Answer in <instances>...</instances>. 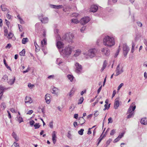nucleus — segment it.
Segmentation results:
<instances>
[{
  "label": "nucleus",
  "instance_id": "393cba45",
  "mask_svg": "<svg viewBox=\"0 0 147 147\" xmlns=\"http://www.w3.org/2000/svg\"><path fill=\"white\" fill-rule=\"evenodd\" d=\"M107 62L106 61V60H105L103 62V67L101 68V70H100L101 71H102H102H103V70H104V69H105V68H106V67L107 66Z\"/></svg>",
  "mask_w": 147,
  "mask_h": 147
},
{
  "label": "nucleus",
  "instance_id": "79ce46f5",
  "mask_svg": "<svg viewBox=\"0 0 147 147\" xmlns=\"http://www.w3.org/2000/svg\"><path fill=\"white\" fill-rule=\"evenodd\" d=\"M84 131V129H81L80 130H79L78 131V134L81 135H82L83 134V131Z\"/></svg>",
  "mask_w": 147,
  "mask_h": 147
},
{
  "label": "nucleus",
  "instance_id": "9b49d317",
  "mask_svg": "<svg viewBox=\"0 0 147 147\" xmlns=\"http://www.w3.org/2000/svg\"><path fill=\"white\" fill-rule=\"evenodd\" d=\"M102 52L104 55L106 56H108L110 55V51L107 48H105L102 49Z\"/></svg>",
  "mask_w": 147,
  "mask_h": 147
},
{
  "label": "nucleus",
  "instance_id": "72a5a7b5",
  "mask_svg": "<svg viewBox=\"0 0 147 147\" xmlns=\"http://www.w3.org/2000/svg\"><path fill=\"white\" fill-rule=\"evenodd\" d=\"M62 63L61 59L58 58L56 61V63L58 65H60V64Z\"/></svg>",
  "mask_w": 147,
  "mask_h": 147
},
{
  "label": "nucleus",
  "instance_id": "423d86ee",
  "mask_svg": "<svg viewBox=\"0 0 147 147\" xmlns=\"http://www.w3.org/2000/svg\"><path fill=\"white\" fill-rule=\"evenodd\" d=\"M129 51L128 46L126 44H124L123 45V53L125 57H126Z\"/></svg>",
  "mask_w": 147,
  "mask_h": 147
},
{
  "label": "nucleus",
  "instance_id": "a211bd4d",
  "mask_svg": "<svg viewBox=\"0 0 147 147\" xmlns=\"http://www.w3.org/2000/svg\"><path fill=\"white\" fill-rule=\"evenodd\" d=\"M50 94H47L45 96V99L47 104H49L50 103Z\"/></svg>",
  "mask_w": 147,
  "mask_h": 147
},
{
  "label": "nucleus",
  "instance_id": "2eb2a0df",
  "mask_svg": "<svg viewBox=\"0 0 147 147\" xmlns=\"http://www.w3.org/2000/svg\"><path fill=\"white\" fill-rule=\"evenodd\" d=\"M120 67L119 65H118L116 69V74L115 75V76H118L120 74L123 72V71L122 69L120 70Z\"/></svg>",
  "mask_w": 147,
  "mask_h": 147
},
{
  "label": "nucleus",
  "instance_id": "6e6d98bb",
  "mask_svg": "<svg viewBox=\"0 0 147 147\" xmlns=\"http://www.w3.org/2000/svg\"><path fill=\"white\" fill-rule=\"evenodd\" d=\"M99 114V112L97 111H95V113H94V115L95 117H97Z\"/></svg>",
  "mask_w": 147,
  "mask_h": 147
},
{
  "label": "nucleus",
  "instance_id": "f257e3e1",
  "mask_svg": "<svg viewBox=\"0 0 147 147\" xmlns=\"http://www.w3.org/2000/svg\"><path fill=\"white\" fill-rule=\"evenodd\" d=\"M103 43L104 45L108 47H111L115 44V42L113 38L107 36L103 39Z\"/></svg>",
  "mask_w": 147,
  "mask_h": 147
},
{
  "label": "nucleus",
  "instance_id": "8fccbe9b",
  "mask_svg": "<svg viewBox=\"0 0 147 147\" xmlns=\"http://www.w3.org/2000/svg\"><path fill=\"white\" fill-rule=\"evenodd\" d=\"M6 107V105H5V103L2 102L1 105V107L2 108H3V109H4Z\"/></svg>",
  "mask_w": 147,
  "mask_h": 147
},
{
  "label": "nucleus",
  "instance_id": "a878e982",
  "mask_svg": "<svg viewBox=\"0 0 147 147\" xmlns=\"http://www.w3.org/2000/svg\"><path fill=\"white\" fill-rule=\"evenodd\" d=\"M12 136L13 137L15 140V141L16 142H17L19 138L18 137L17 135L16 134V133L15 132H13V133H12Z\"/></svg>",
  "mask_w": 147,
  "mask_h": 147
},
{
  "label": "nucleus",
  "instance_id": "774afa93",
  "mask_svg": "<svg viewBox=\"0 0 147 147\" xmlns=\"http://www.w3.org/2000/svg\"><path fill=\"white\" fill-rule=\"evenodd\" d=\"M54 75H50L48 77V78L49 79H51V78L53 79V78H54Z\"/></svg>",
  "mask_w": 147,
  "mask_h": 147
},
{
  "label": "nucleus",
  "instance_id": "39448f33",
  "mask_svg": "<svg viewBox=\"0 0 147 147\" xmlns=\"http://www.w3.org/2000/svg\"><path fill=\"white\" fill-rule=\"evenodd\" d=\"M97 52V50L95 48L90 49L88 51V55L92 58L95 56Z\"/></svg>",
  "mask_w": 147,
  "mask_h": 147
},
{
  "label": "nucleus",
  "instance_id": "4d7b16f0",
  "mask_svg": "<svg viewBox=\"0 0 147 147\" xmlns=\"http://www.w3.org/2000/svg\"><path fill=\"white\" fill-rule=\"evenodd\" d=\"M33 112V111L32 110H30L28 111L27 113V114L31 115Z\"/></svg>",
  "mask_w": 147,
  "mask_h": 147
},
{
  "label": "nucleus",
  "instance_id": "69168bd1",
  "mask_svg": "<svg viewBox=\"0 0 147 147\" xmlns=\"http://www.w3.org/2000/svg\"><path fill=\"white\" fill-rule=\"evenodd\" d=\"M13 145H14V146L16 147H19V146L18 143L14 142Z\"/></svg>",
  "mask_w": 147,
  "mask_h": 147
},
{
  "label": "nucleus",
  "instance_id": "a19ab883",
  "mask_svg": "<svg viewBox=\"0 0 147 147\" xmlns=\"http://www.w3.org/2000/svg\"><path fill=\"white\" fill-rule=\"evenodd\" d=\"M120 47V46H119V49H117V51H116V53L115 54V55H114V57L115 58H116V57L117 55H118V54H119V48Z\"/></svg>",
  "mask_w": 147,
  "mask_h": 147
},
{
  "label": "nucleus",
  "instance_id": "4468645a",
  "mask_svg": "<svg viewBox=\"0 0 147 147\" xmlns=\"http://www.w3.org/2000/svg\"><path fill=\"white\" fill-rule=\"evenodd\" d=\"M124 134V132H122L119 134L118 137L116 138L113 141L114 143H116L118 142L123 137Z\"/></svg>",
  "mask_w": 147,
  "mask_h": 147
},
{
  "label": "nucleus",
  "instance_id": "20e7f679",
  "mask_svg": "<svg viewBox=\"0 0 147 147\" xmlns=\"http://www.w3.org/2000/svg\"><path fill=\"white\" fill-rule=\"evenodd\" d=\"M136 108L134 102H133L130 105L129 108V118L133 117L134 114V111Z\"/></svg>",
  "mask_w": 147,
  "mask_h": 147
},
{
  "label": "nucleus",
  "instance_id": "bb28decb",
  "mask_svg": "<svg viewBox=\"0 0 147 147\" xmlns=\"http://www.w3.org/2000/svg\"><path fill=\"white\" fill-rule=\"evenodd\" d=\"M51 92L55 94H57L58 93V89L56 88H54L51 91Z\"/></svg>",
  "mask_w": 147,
  "mask_h": 147
},
{
  "label": "nucleus",
  "instance_id": "09e8293b",
  "mask_svg": "<svg viewBox=\"0 0 147 147\" xmlns=\"http://www.w3.org/2000/svg\"><path fill=\"white\" fill-rule=\"evenodd\" d=\"M67 137L71 139V135L70 134V131H69L68 132V134L67 135Z\"/></svg>",
  "mask_w": 147,
  "mask_h": 147
},
{
  "label": "nucleus",
  "instance_id": "e2e57ef3",
  "mask_svg": "<svg viewBox=\"0 0 147 147\" xmlns=\"http://www.w3.org/2000/svg\"><path fill=\"white\" fill-rule=\"evenodd\" d=\"M116 94V91L115 90H114L113 92V94L112 95V98H113L115 95Z\"/></svg>",
  "mask_w": 147,
  "mask_h": 147
},
{
  "label": "nucleus",
  "instance_id": "c85d7f7f",
  "mask_svg": "<svg viewBox=\"0 0 147 147\" xmlns=\"http://www.w3.org/2000/svg\"><path fill=\"white\" fill-rule=\"evenodd\" d=\"M16 120L19 122V123H20L21 122L23 121L22 118L20 117L19 116H17L16 117Z\"/></svg>",
  "mask_w": 147,
  "mask_h": 147
},
{
  "label": "nucleus",
  "instance_id": "7c9ffc66",
  "mask_svg": "<svg viewBox=\"0 0 147 147\" xmlns=\"http://www.w3.org/2000/svg\"><path fill=\"white\" fill-rule=\"evenodd\" d=\"M28 41V38H23L22 40V43L23 44H25L26 42Z\"/></svg>",
  "mask_w": 147,
  "mask_h": 147
},
{
  "label": "nucleus",
  "instance_id": "2f4dec72",
  "mask_svg": "<svg viewBox=\"0 0 147 147\" xmlns=\"http://www.w3.org/2000/svg\"><path fill=\"white\" fill-rule=\"evenodd\" d=\"M4 90L3 87L0 86V98L3 94V92Z\"/></svg>",
  "mask_w": 147,
  "mask_h": 147
},
{
  "label": "nucleus",
  "instance_id": "bf43d9fd",
  "mask_svg": "<svg viewBox=\"0 0 147 147\" xmlns=\"http://www.w3.org/2000/svg\"><path fill=\"white\" fill-rule=\"evenodd\" d=\"M137 23L138 25V26H139L141 27L142 26V23L140 22H137Z\"/></svg>",
  "mask_w": 147,
  "mask_h": 147
},
{
  "label": "nucleus",
  "instance_id": "4c0bfd02",
  "mask_svg": "<svg viewBox=\"0 0 147 147\" xmlns=\"http://www.w3.org/2000/svg\"><path fill=\"white\" fill-rule=\"evenodd\" d=\"M84 99V98L83 97H81L79 100L78 104H82L83 101Z\"/></svg>",
  "mask_w": 147,
  "mask_h": 147
},
{
  "label": "nucleus",
  "instance_id": "de8ad7c7",
  "mask_svg": "<svg viewBox=\"0 0 147 147\" xmlns=\"http://www.w3.org/2000/svg\"><path fill=\"white\" fill-rule=\"evenodd\" d=\"M116 129H113L110 132V134L111 136L113 135L115 133Z\"/></svg>",
  "mask_w": 147,
  "mask_h": 147
},
{
  "label": "nucleus",
  "instance_id": "f3484780",
  "mask_svg": "<svg viewBox=\"0 0 147 147\" xmlns=\"http://www.w3.org/2000/svg\"><path fill=\"white\" fill-rule=\"evenodd\" d=\"M52 140H53V143L54 144H55L56 142V136L55 134V131H53L52 133Z\"/></svg>",
  "mask_w": 147,
  "mask_h": 147
},
{
  "label": "nucleus",
  "instance_id": "3c124183",
  "mask_svg": "<svg viewBox=\"0 0 147 147\" xmlns=\"http://www.w3.org/2000/svg\"><path fill=\"white\" fill-rule=\"evenodd\" d=\"M123 83H122L118 87L117 90H120V89L123 86Z\"/></svg>",
  "mask_w": 147,
  "mask_h": 147
},
{
  "label": "nucleus",
  "instance_id": "58836bf2",
  "mask_svg": "<svg viewBox=\"0 0 147 147\" xmlns=\"http://www.w3.org/2000/svg\"><path fill=\"white\" fill-rule=\"evenodd\" d=\"M25 52L26 51L24 49H23L22 50L20 53V55L21 56H24L25 54Z\"/></svg>",
  "mask_w": 147,
  "mask_h": 147
},
{
  "label": "nucleus",
  "instance_id": "c9c22d12",
  "mask_svg": "<svg viewBox=\"0 0 147 147\" xmlns=\"http://www.w3.org/2000/svg\"><path fill=\"white\" fill-rule=\"evenodd\" d=\"M13 36V34L11 32H9L7 36V38L9 39L11 38Z\"/></svg>",
  "mask_w": 147,
  "mask_h": 147
},
{
  "label": "nucleus",
  "instance_id": "4be33fe9",
  "mask_svg": "<svg viewBox=\"0 0 147 147\" xmlns=\"http://www.w3.org/2000/svg\"><path fill=\"white\" fill-rule=\"evenodd\" d=\"M140 122L143 125H146L147 124V119L146 118H143L141 119Z\"/></svg>",
  "mask_w": 147,
  "mask_h": 147
},
{
  "label": "nucleus",
  "instance_id": "412c9836",
  "mask_svg": "<svg viewBox=\"0 0 147 147\" xmlns=\"http://www.w3.org/2000/svg\"><path fill=\"white\" fill-rule=\"evenodd\" d=\"M81 53V51L80 49H78L76 50V51L74 55V56L76 57L80 55Z\"/></svg>",
  "mask_w": 147,
  "mask_h": 147
},
{
  "label": "nucleus",
  "instance_id": "473e14b6",
  "mask_svg": "<svg viewBox=\"0 0 147 147\" xmlns=\"http://www.w3.org/2000/svg\"><path fill=\"white\" fill-rule=\"evenodd\" d=\"M3 62H4V64L5 65V66L7 68V69H9V70H10V71H11V69L10 67L8 65H7V63H6V60L5 59H3Z\"/></svg>",
  "mask_w": 147,
  "mask_h": 147
},
{
  "label": "nucleus",
  "instance_id": "dca6fc26",
  "mask_svg": "<svg viewBox=\"0 0 147 147\" xmlns=\"http://www.w3.org/2000/svg\"><path fill=\"white\" fill-rule=\"evenodd\" d=\"M50 6L51 8L55 9H61L63 7V6L62 5H54L50 4Z\"/></svg>",
  "mask_w": 147,
  "mask_h": 147
},
{
  "label": "nucleus",
  "instance_id": "f03ea898",
  "mask_svg": "<svg viewBox=\"0 0 147 147\" xmlns=\"http://www.w3.org/2000/svg\"><path fill=\"white\" fill-rule=\"evenodd\" d=\"M74 49V47L70 46L66 47L61 51V54L64 55V56H69L71 54L72 50Z\"/></svg>",
  "mask_w": 147,
  "mask_h": 147
},
{
  "label": "nucleus",
  "instance_id": "0e129e2a",
  "mask_svg": "<svg viewBox=\"0 0 147 147\" xmlns=\"http://www.w3.org/2000/svg\"><path fill=\"white\" fill-rule=\"evenodd\" d=\"M6 16L7 18L9 19H10L11 17V16L8 13H7V14Z\"/></svg>",
  "mask_w": 147,
  "mask_h": 147
},
{
  "label": "nucleus",
  "instance_id": "cd10ccee",
  "mask_svg": "<svg viewBox=\"0 0 147 147\" xmlns=\"http://www.w3.org/2000/svg\"><path fill=\"white\" fill-rule=\"evenodd\" d=\"M105 136V135H104L102 136V135H101L100 136V137L98 139V143L97 144V146L99 145V144L100 142H101V140H102V139Z\"/></svg>",
  "mask_w": 147,
  "mask_h": 147
},
{
  "label": "nucleus",
  "instance_id": "ddd939ff",
  "mask_svg": "<svg viewBox=\"0 0 147 147\" xmlns=\"http://www.w3.org/2000/svg\"><path fill=\"white\" fill-rule=\"evenodd\" d=\"M118 98H116L115 101L114 107L115 109H117L119 105V101L118 100Z\"/></svg>",
  "mask_w": 147,
  "mask_h": 147
},
{
  "label": "nucleus",
  "instance_id": "864d4df0",
  "mask_svg": "<svg viewBox=\"0 0 147 147\" xmlns=\"http://www.w3.org/2000/svg\"><path fill=\"white\" fill-rule=\"evenodd\" d=\"M113 122L112 119L111 117H109L108 119V123H112Z\"/></svg>",
  "mask_w": 147,
  "mask_h": 147
},
{
  "label": "nucleus",
  "instance_id": "b1692460",
  "mask_svg": "<svg viewBox=\"0 0 147 147\" xmlns=\"http://www.w3.org/2000/svg\"><path fill=\"white\" fill-rule=\"evenodd\" d=\"M16 80L15 77H14L13 79H10L8 82V83L10 85H12L14 83Z\"/></svg>",
  "mask_w": 147,
  "mask_h": 147
},
{
  "label": "nucleus",
  "instance_id": "f704fd0d",
  "mask_svg": "<svg viewBox=\"0 0 147 147\" xmlns=\"http://www.w3.org/2000/svg\"><path fill=\"white\" fill-rule=\"evenodd\" d=\"M71 22L76 24H77L79 23L78 20L76 19H72L71 20Z\"/></svg>",
  "mask_w": 147,
  "mask_h": 147
},
{
  "label": "nucleus",
  "instance_id": "052dcab7",
  "mask_svg": "<svg viewBox=\"0 0 147 147\" xmlns=\"http://www.w3.org/2000/svg\"><path fill=\"white\" fill-rule=\"evenodd\" d=\"M86 29V27L84 26L82 28L80 29V31L81 32H83Z\"/></svg>",
  "mask_w": 147,
  "mask_h": 147
},
{
  "label": "nucleus",
  "instance_id": "6e6552de",
  "mask_svg": "<svg viewBox=\"0 0 147 147\" xmlns=\"http://www.w3.org/2000/svg\"><path fill=\"white\" fill-rule=\"evenodd\" d=\"M75 65L77 68L76 70V72L78 74L81 73L82 70V65H80L78 63H76Z\"/></svg>",
  "mask_w": 147,
  "mask_h": 147
},
{
  "label": "nucleus",
  "instance_id": "7ed1b4c3",
  "mask_svg": "<svg viewBox=\"0 0 147 147\" xmlns=\"http://www.w3.org/2000/svg\"><path fill=\"white\" fill-rule=\"evenodd\" d=\"M74 37L73 34L70 33H67L63 36L62 39L65 40L69 42L72 43L73 41V39Z\"/></svg>",
  "mask_w": 147,
  "mask_h": 147
},
{
  "label": "nucleus",
  "instance_id": "6ab92c4d",
  "mask_svg": "<svg viewBox=\"0 0 147 147\" xmlns=\"http://www.w3.org/2000/svg\"><path fill=\"white\" fill-rule=\"evenodd\" d=\"M64 45V44L61 41H58L57 43V46L58 49L62 47Z\"/></svg>",
  "mask_w": 147,
  "mask_h": 147
},
{
  "label": "nucleus",
  "instance_id": "37998d69",
  "mask_svg": "<svg viewBox=\"0 0 147 147\" xmlns=\"http://www.w3.org/2000/svg\"><path fill=\"white\" fill-rule=\"evenodd\" d=\"M40 126V125H39V123H36L34 125V127H35V129L39 128Z\"/></svg>",
  "mask_w": 147,
  "mask_h": 147
},
{
  "label": "nucleus",
  "instance_id": "c03bdc74",
  "mask_svg": "<svg viewBox=\"0 0 147 147\" xmlns=\"http://www.w3.org/2000/svg\"><path fill=\"white\" fill-rule=\"evenodd\" d=\"M44 42V44L45 45L47 44L46 41L45 40V39H43L42 41H41V45L42 47L43 46V42Z\"/></svg>",
  "mask_w": 147,
  "mask_h": 147
},
{
  "label": "nucleus",
  "instance_id": "49530a36",
  "mask_svg": "<svg viewBox=\"0 0 147 147\" xmlns=\"http://www.w3.org/2000/svg\"><path fill=\"white\" fill-rule=\"evenodd\" d=\"M1 7L3 11H5L7 10V9L4 6V5H1Z\"/></svg>",
  "mask_w": 147,
  "mask_h": 147
},
{
  "label": "nucleus",
  "instance_id": "5701e85b",
  "mask_svg": "<svg viewBox=\"0 0 147 147\" xmlns=\"http://www.w3.org/2000/svg\"><path fill=\"white\" fill-rule=\"evenodd\" d=\"M79 123L81 125L84 123L86 121L85 120L83 117H80L79 119Z\"/></svg>",
  "mask_w": 147,
  "mask_h": 147
},
{
  "label": "nucleus",
  "instance_id": "13d9d810",
  "mask_svg": "<svg viewBox=\"0 0 147 147\" xmlns=\"http://www.w3.org/2000/svg\"><path fill=\"white\" fill-rule=\"evenodd\" d=\"M29 123L31 125H33L35 123L34 121L33 120H32L29 122Z\"/></svg>",
  "mask_w": 147,
  "mask_h": 147
},
{
  "label": "nucleus",
  "instance_id": "c756f323",
  "mask_svg": "<svg viewBox=\"0 0 147 147\" xmlns=\"http://www.w3.org/2000/svg\"><path fill=\"white\" fill-rule=\"evenodd\" d=\"M67 77L68 79H69L71 82L72 81L74 78V77L72 75H67Z\"/></svg>",
  "mask_w": 147,
  "mask_h": 147
},
{
  "label": "nucleus",
  "instance_id": "9d476101",
  "mask_svg": "<svg viewBox=\"0 0 147 147\" xmlns=\"http://www.w3.org/2000/svg\"><path fill=\"white\" fill-rule=\"evenodd\" d=\"M138 45H136V42L135 40L132 41V48L131 52V53H133L134 50L138 48Z\"/></svg>",
  "mask_w": 147,
  "mask_h": 147
},
{
  "label": "nucleus",
  "instance_id": "5fc2aeb1",
  "mask_svg": "<svg viewBox=\"0 0 147 147\" xmlns=\"http://www.w3.org/2000/svg\"><path fill=\"white\" fill-rule=\"evenodd\" d=\"M11 45L10 44H7V45L6 46L5 48L7 49H10V47H11Z\"/></svg>",
  "mask_w": 147,
  "mask_h": 147
},
{
  "label": "nucleus",
  "instance_id": "ea45409f",
  "mask_svg": "<svg viewBox=\"0 0 147 147\" xmlns=\"http://www.w3.org/2000/svg\"><path fill=\"white\" fill-rule=\"evenodd\" d=\"M74 89L73 88L69 93V96L71 97L74 94Z\"/></svg>",
  "mask_w": 147,
  "mask_h": 147
},
{
  "label": "nucleus",
  "instance_id": "338daca9",
  "mask_svg": "<svg viewBox=\"0 0 147 147\" xmlns=\"http://www.w3.org/2000/svg\"><path fill=\"white\" fill-rule=\"evenodd\" d=\"M102 87V86H101L98 89V90H97V93L98 94H99L100 93V92L101 90Z\"/></svg>",
  "mask_w": 147,
  "mask_h": 147
},
{
  "label": "nucleus",
  "instance_id": "aec40b11",
  "mask_svg": "<svg viewBox=\"0 0 147 147\" xmlns=\"http://www.w3.org/2000/svg\"><path fill=\"white\" fill-rule=\"evenodd\" d=\"M25 100V102L26 103H28L30 104L32 102V100L30 97L26 96Z\"/></svg>",
  "mask_w": 147,
  "mask_h": 147
},
{
  "label": "nucleus",
  "instance_id": "f8f14e48",
  "mask_svg": "<svg viewBox=\"0 0 147 147\" xmlns=\"http://www.w3.org/2000/svg\"><path fill=\"white\" fill-rule=\"evenodd\" d=\"M98 9V7L97 5H93L91 7L90 11L91 12H95L97 11Z\"/></svg>",
  "mask_w": 147,
  "mask_h": 147
},
{
  "label": "nucleus",
  "instance_id": "603ef678",
  "mask_svg": "<svg viewBox=\"0 0 147 147\" xmlns=\"http://www.w3.org/2000/svg\"><path fill=\"white\" fill-rule=\"evenodd\" d=\"M49 126L50 128H52L53 127V121H52L51 122H50L49 124Z\"/></svg>",
  "mask_w": 147,
  "mask_h": 147
},
{
  "label": "nucleus",
  "instance_id": "1a4fd4ad",
  "mask_svg": "<svg viewBox=\"0 0 147 147\" xmlns=\"http://www.w3.org/2000/svg\"><path fill=\"white\" fill-rule=\"evenodd\" d=\"M43 15L42 14L40 16H39L38 18L42 23H47L48 22V18L47 17L43 18Z\"/></svg>",
  "mask_w": 147,
  "mask_h": 147
},
{
  "label": "nucleus",
  "instance_id": "a18cd8bd",
  "mask_svg": "<svg viewBox=\"0 0 147 147\" xmlns=\"http://www.w3.org/2000/svg\"><path fill=\"white\" fill-rule=\"evenodd\" d=\"M112 141V139L110 138L106 142L107 145L106 147H107V146L109 145L110 143Z\"/></svg>",
  "mask_w": 147,
  "mask_h": 147
},
{
  "label": "nucleus",
  "instance_id": "680f3d73",
  "mask_svg": "<svg viewBox=\"0 0 147 147\" xmlns=\"http://www.w3.org/2000/svg\"><path fill=\"white\" fill-rule=\"evenodd\" d=\"M5 21L6 23V24L7 26L9 27V25L10 24V22L7 21V20H5Z\"/></svg>",
  "mask_w": 147,
  "mask_h": 147
},
{
  "label": "nucleus",
  "instance_id": "e433bc0d",
  "mask_svg": "<svg viewBox=\"0 0 147 147\" xmlns=\"http://www.w3.org/2000/svg\"><path fill=\"white\" fill-rule=\"evenodd\" d=\"M6 79H7V80H8V77L7 75H5L2 77V80L3 81H4Z\"/></svg>",
  "mask_w": 147,
  "mask_h": 147
},
{
  "label": "nucleus",
  "instance_id": "0eeeda50",
  "mask_svg": "<svg viewBox=\"0 0 147 147\" xmlns=\"http://www.w3.org/2000/svg\"><path fill=\"white\" fill-rule=\"evenodd\" d=\"M90 20V19L89 17H85L81 19L80 22L82 24L84 25L88 23Z\"/></svg>",
  "mask_w": 147,
  "mask_h": 147
}]
</instances>
